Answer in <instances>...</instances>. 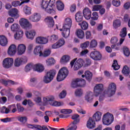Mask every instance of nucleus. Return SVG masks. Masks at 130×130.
Listing matches in <instances>:
<instances>
[{
	"instance_id": "f257e3e1",
	"label": "nucleus",
	"mask_w": 130,
	"mask_h": 130,
	"mask_svg": "<svg viewBox=\"0 0 130 130\" xmlns=\"http://www.w3.org/2000/svg\"><path fill=\"white\" fill-rule=\"evenodd\" d=\"M43 100L45 103V105H47L48 102H49L50 105L55 106L56 107L63 105V103L62 102L61 103L57 101H54V96H53V95L46 96L43 98Z\"/></svg>"
},
{
	"instance_id": "f03ea898",
	"label": "nucleus",
	"mask_w": 130,
	"mask_h": 130,
	"mask_svg": "<svg viewBox=\"0 0 130 130\" xmlns=\"http://www.w3.org/2000/svg\"><path fill=\"white\" fill-rule=\"evenodd\" d=\"M69 75V70L67 68L63 67L61 68L57 75V81L58 82H61V81H63L68 75Z\"/></svg>"
},
{
	"instance_id": "7ed1b4c3",
	"label": "nucleus",
	"mask_w": 130,
	"mask_h": 130,
	"mask_svg": "<svg viewBox=\"0 0 130 130\" xmlns=\"http://www.w3.org/2000/svg\"><path fill=\"white\" fill-rule=\"evenodd\" d=\"M114 120L113 115L107 113L103 116V123L104 125H110Z\"/></svg>"
},
{
	"instance_id": "20e7f679",
	"label": "nucleus",
	"mask_w": 130,
	"mask_h": 130,
	"mask_svg": "<svg viewBox=\"0 0 130 130\" xmlns=\"http://www.w3.org/2000/svg\"><path fill=\"white\" fill-rule=\"evenodd\" d=\"M56 74V71L54 70H52L48 72L46 75L44 77V82L46 83V84L50 83V82L53 80V78H54V76H55Z\"/></svg>"
},
{
	"instance_id": "39448f33",
	"label": "nucleus",
	"mask_w": 130,
	"mask_h": 130,
	"mask_svg": "<svg viewBox=\"0 0 130 130\" xmlns=\"http://www.w3.org/2000/svg\"><path fill=\"white\" fill-rule=\"evenodd\" d=\"M83 84H86V81L84 79H81L79 78L74 79L72 81L71 87L74 89L75 88H78V87H83Z\"/></svg>"
},
{
	"instance_id": "423d86ee",
	"label": "nucleus",
	"mask_w": 130,
	"mask_h": 130,
	"mask_svg": "<svg viewBox=\"0 0 130 130\" xmlns=\"http://www.w3.org/2000/svg\"><path fill=\"white\" fill-rule=\"evenodd\" d=\"M14 64V59L13 58H6L3 61V67L5 69H11Z\"/></svg>"
},
{
	"instance_id": "0eeeda50",
	"label": "nucleus",
	"mask_w": 130,
	"mask_h": 130,
	"mask_svg": "<svg viewBox=\"0 0 130 130\" xmlns=\"http://www.w3.org/2000/svg\"><path fill=\"white\" fill-rule=\"evenodd\" d=\"M54 5H55V0H43L42 8L45 10L49 7H54Z\"/></svg>"
},
{
	"instance_id": "6e6552de",
	"label": "nucleus",
	"mask_w": 130,
	"mask_h": 130,
	"mask_svg": "<svg viewBox=\"0 0 130 130\" xmlns=\"http://www.w3.org/2000/svg\"><path fill=\"white\" fill-rule=\"evenodd\" d=\"M116 91V85L114 83L110 84L107 89L106 93L109 95L110 97L113 96Z\"/></svg>"
},
{
	"instance_id": "1a4fd4ad",
	"label": "nucleus",
	"mask_w": 130,
	"mask_h": 130,
	"mask_svg": "<svg viewBox=\"0 0 130 130\" xmlns=\"http://www.w3.org/2000/svg\"><path fill=\"white\" fill-rule=\"evenodd\" d=\"M90 57L93 60H101L102 59V55L101 53L98 51H93L91 52Z\"/></svg>"
},
{
	"instance_id": "9d476101",
	"label": "nucleus",
	"mask_w": 130,
	"mask_h": 130,
	"mask_svg": "<svg viewBox=\"0 0 130 130\" xmlns=\"http://www.w3.org/2000/svg\"><path fill=\"white\" fill-rule=\"evenodd\" d=\"M19 24L22 28L26 30L32 26L29 20L25 18H21L19 20Z\"/></svg>"
},
{
	"instance_id": "9b49d317",
	"label": "nucleus",
	"mask_w": 130,
	"mask_h": 130,
	"mask_svg": "<svg viewBox=\"0 0 130 130\" xmlns=\"http://www.w3.org/2000/svg\"><path fill=\"white\" fill-rule=\"evenodd\" d=\"M83 16L86 20H90L91 19V16H92V12L91 10L88 7L84 8L83 10Z\"/></svg>"
},
{
	"instance_id": "f8f14e48",
	"label": "nucleus",
	"mask_w": 130,
	"mask_h": 130,
	"mask_svg": "<svg viewBox=\"0 0 130 130\" xmlns=\"http://www.w3.org/2000/svg\"><path fill=\"white\" fill-rule=\"evenodd\" d=\"M104 89V88L103 86V84H96L94 88V94H95V96H99V94H101Z\"/></svg>"
},
{
	"instance_id": "ddd939ff",
	"label": "nucleus",
	"mask_w": 130,
	"mask_h": 130,
	"mask_svg": "<svg viewBox=\"0 0 130 130\" xmlns=\"http://www.w3.org/2000/svg\"><path fill=\"white\" fill-rule=\"evenodd\" d=\"M40 19H41L40 15L38 14L37 13H34L29 17V21H31V22H34L35 23H37V22H39V21H40Z\"/></svg>"
},
{
	"instance_id": "4468645a",
	"label": "nucleus",
	"mask_w": 130,
	"mask_h": 130,
	"mask_svg": "<svg viewBox=\"0 0 130 130\" xmlns=\"http://www.w3.org/2000/svg\"><path fill=\"white\" fill-rule=\"evenodd\" d=\"M25 34L26 38L30 39V40H33L35 35H36V31L34 30H31L29 31H25Z\"/></svg>"
},
{
	"instance_id": "2eb2a0df",
	"label": "nucleus",
	"mask_w": 130,
	"mask_h": 130,
	"mask_svg": "<svg viewBox=\"0 0 130 130\" xmlns=\"http://www.w3.org/2000/svg\"><path fill=\"white\" fill-rule=\"evenodd\" d=\"M36 41L38 44H46L48 43V39L44 37H38Z\"/></svg>"
},
{
	"instance_id": "dca6fc26",
	"label": "nucleus",
	"mask_w": 130,
	"mask_h": 130,
	"mask_svg": "<svg viewBox=\"0 0 130 130\" xmlns=\"http://www.w3.org/2000/svg\"><path fill=\"white\" fill-rule=\"evenodd\" d=\"M18 9L16 8H13L11 9L9 12V16L15 18V19H18L19 18V14L18 13Z\"/></svg>"
},
{
	"instance_id": "f3484780",
	"label": "nucleus",
	"mask_w": 130,
	"mask_h": 130,
	"mask_svg": "<svg viewBox=\"0 0 130 130\" xmlns=\"http://www.w3.org/2000/svg\"><path fill=\"white\" fill-rule=\"evenodd\" d=\"M86 126L88 128H89V129L94 128L95 126H96V123L95 122V120H93L92 117H90L88 121L87 122Z\"/></svg>"
},
{
	"instance_id": "a211bd4d",
	"label": "nucleus",
	"mask_w": 130,
	"mask_h": 130,
	"mask_svg": "<svg viewBox=\"0 0 130 130\" xmlns=\"http://www.w3.org/2000/svg\"><path fill=\"white\" fill-rule=\"evenodd\" d=\"M16 52H17V46L14 44L11 45L8 49V54L9 55H15Z\"/></svg>"
},
{
	"instance_id": "6ab92c4d",
	"label": "nucleus",
	"mask_w": 130,
	"mask_h": 130,
	"mask_svg": "<svg viewBox=\"0 0 130 130\" xmlns=\"http://www.w3.org/2000/svg\"><path fill=\"white\" fill-rule=\"evenodd\" d=\"M45 21L47 23L49 28H52L54 26V21L53 17L48 16L45 19Z\"/></svg>"
},
{
	"instance_id": "aec40b11",
	"label": "nucleus",
	"mask_w": 130,
	"mask_h": 130,
	"mask_svg": "<svg viewBox=\"0 0 130 130\" xmlns=\"http://www.w3.org/2000/svg\"><path fill=\"white\" fill-rule=\"evenodd\" d=\"M17 50L18 55H22L26 50V46L22 44H19L18 46Z\"/></svg>"
},
{
	"instance_id": "412c9836",
	"label": "nucleus",
	"mask_w": 130,
	"mask_h": 130,
	"mask_svg": "<svg viewBox=\"0 0 130 130\" xmlns=\"http://www.w3.org/2000/svg\"><path fill=\"white\" fill-rule=\"evenodd\" d=\"M34 70L38 73H42L44 71V66L41 63H38L34 66Z\"/></svg>"
},
{
	"instance_id": "4be33fe9",
	"label": "nucleus",
	"mask_w": 130,
	"mask_h": 130,
	"mask_svg": "<svg viewBox=\"0 0 130 130\" xmlns=\"http://www.w3.org/2000/svg\"><path fill=\"white\" fill-rule=\"evenodd\" d=\"M42 50H43V48L41 47V46H36L34 50V53L36 55H39L41 57L42 56Z\"/></svg>"
},
{
	"instance_id": "5701e85b",
	"label": "nucleus",
	"mask_w": 130,
	"mask_h": 130,
	"mask_svg": "<svg viewBox=\"0 0 130 130\" xmlns=\"http://www.w3.org/2000/svg\"><path fill=\"white\" fill-rule=\"evenodd\" d=\"M93 92L91 91L87 92L85 96V100H86V101L87 102H89V103H91L93 101Z\"/></svg>"
},
{
	"instance_id": "b1692460",
	"label": "nucleus",
	"mask_w": 130,
	"mask_h": 130,
	"mask_svg": "<svg viewBox=\"0 0 130 130\" xmlns=\"http://www.w3.org/2000/svg\"><path fill=\"white\" fill-rule=\"evenodd\" d=\"M102 116V113L100 112H96L93 114L91 118H92L93 120H94V121H100V120H101Z\"/></svg>"
},
{
	"instance_id": "393cba45",
	"label": "nucleus",
	"mask_w": 130,
	"mask_h": 130,
	"mask_svg": "<svg viewBox=\"0 0 130 130\" xmlns=\"http://www.w3.org/2000/svg\"><path fill=\"white\" fill-rule=\"evenodd\" d=\"M73 21H72V19L70 18H67L65 19L64 23L63 25V27L71 28L72 27V24Z\"/></svg>"
},
{
	"instance_id": "a878e982",
	"label": "nucleus",
	"mask_w": 130,
	"mask_h": 130,
	"mask_svg": "<svg viewBox=\"0 0 130 130\" xmlns=\"http://www.w3.org/2000/svg\"><path fill=\"white\" fill-rule=\"evenodd\" d=\"M83 13L81 11H78L75 15V20L77 23H81L83 21Z\"/></svg>"
},
{
	"instance_id": "bb28decb",
	"label": "nucleus",
	"mask_w": 130,
	"mask_h": 130,
	"mask_svg": "<svg viewBox=\"0 0 130 130\" xmlns=\"http://www.w3.org/2000/svg\"><path fill=\"white\" fill-rule=\"evenodd\" d=\"M70 33H71V28H64L63 27L62 36H63L64 38H68V37L70 36Z\"/></svg>"
},
{
	"instance_id": "cd10ccee",
	"label": "nucleus",
	"mask_w": 130,
	"mask_h": 130,
	"mask_svg": "<svg viewBox=\"0 0 130 130\" xmlns=\"http://www.w3.org/2000/svg\"><path fill=\"white\" fill-rule=\"evenodd\" d=\"M8 44V39L5 36H0V45L6 46Z\"/></svg>"
},
{
	"instance_id": "c85d7f7f",
	"label": "nucleus",
	"mask_w": 130,
	"mask_h": 130,
	"mask_svg": "<svg viewBox=\"0 0 130 130\" xmlns=\"http://www.w3.org/2000/svg\"><path fill=\"white\" fill-rule=\"evenodd\" d=\"M23 35L24 32L23 31V30L19 29L17 31H16V34H15L14 38L17 40H19V39L23 38Z\"/></svg>"
},
{
	"instance_id": "c756f323",
	"label": "nucleus",
	"mask_w": 130,
	"mask_h": 130,
	"mask_svg": "<svg viewBox=\"0 0 130 130\" xmlns=\"http://www.w3.org/2000/svg\"><path fill=\"white\" fill-rule=\"evenodd\" d=\"M76 34L78 38L80 39H83L85 37V32L83 30L78 29L76 30Z\"/></svg>"
},
{
	"instance_id": "7c9ffc66",
	"label": "nucleus",
	"mask_w": 130,
	"mask_h": 130,
	"mask_svg": "<svg viewBox=\"0 0 130 130\" xmlns=\"http://www.w3.org/2000/svg\"><path fill=\"white\" fill-rule=\"evenodd\" d=\"M118 42V39L116 37H113L111 39V43L113 45H111V47L112 49L115 48L116 44Z\"/></svg>"
},
{
	"instance_id": "2f4dec72",
	"label": "nucleus",
	"mask_w": 130,
	"mask_h": 130,
	"mask_svg": "<svg viewBox=\"0 0 130 130\" xmlns=\"http://www.w3.org/2000/svg\"><path fill=\"white\" fill-rule=\"evenodd\" d=\"M114 29H118L121 26V21L119 19H116L113 22Z\"/></svg>"
},
{
	"instance_id": "473e14b6",
	"label": "nucleus",
	"mask_w": 130,
	"mask_h": 130,
	"mask_svg": "<svg viewBox=\"0 0 130 130\" xmlns=\"http://www.w3.org/2000/svg\"><path fill=\"white\" fill-rule=\"evenodd\" d=\"M56 7L58 11H63V9H64V4L61 1H57L56 2Z\"/></svg>"
},
{
	"instance_id": "72a5a7b5",
	"label": "nucleus",
	"mask_w": 130,
	"mask_h": 130,
	"mask_svg": "<svg viewBox=\"0 0 130 130\" xmlns=\"http://www.w3.org/2000/svg\"><path fill=\"white\" fill-rule=\"evenodd\" d=\"M53 8H54V6H49L47 9H45V11L48 14L54 15L55 14V10Z\"/></svg>"
},
{
	"instance_id": "f704fd0d",
	"label": "nucleus",
	"mask_w": 130,
	"mask_h": 130,
	"mask_svg": "<svg viewBox=\"0 0 130 130\" xmlns=\"http://www.w3.org/2000/svg\"><path fill=\"white\" fill-rule=\"evenodd\" d=\"M78 25L79 26H80L82 30H87L88 29V27H89L88 22L86 21H82V23H78Z\"/></svg>"
},
{
	"instance_id": "c9c22d12",
	"label": "nucleus",
	"mask_w": 130,
	"mask_h": 130,
	"mask_svg": "<svg viewBox=\"0 0 130 130\" xmlns=\"http://www.w3.org/2000/svg\"><path fill=\"white\" fill-rule=\"evenodd\" d=\"M122 51H123V53L125 56H126L128 57V56H129L130 55V51H129V49L126 47V46H124L122 48Z\"/></svg>"
},
{
	"instance_id": "e433bc0d",
	"label": "nucleus",
	"mask_w": 130,
	"mask_h": 130,
	"mask_svg": "<svg viewBox=\"0 0 130 130\" xmlns=\"http://www.w3.org/2000/svg\"><path fill=\"white\" fill-rule=\"evenodd\" d=\"M85 78L87 80V81H88L90 82L92 80V77H93V74L91 72L87 71L85 72Z\"/></svg>"
},
{
	"instance_id": "4c0bfd02",
	"label": "nucleus",
	"mask_w": 130,
	"mask_h": 130,
	"mask_svg": "<svg viewBox=\"0 0 130 130\" xmlns=\"http://www.w3.org/2000/svg\"><path fill=\"white\" fill-rule=\"evenodd\" d=\"M20 29V25L17 23H14L12 25L11 27V31L13 32H17V31H19Z\"/></svg>"
},
{
	"instance_id": "58836bf2",
	"label": "nucleus",
	"mask_w": 130,
	"mask_h": 130,
	"mask_svg": "<svg viewBox=\"0 0 130 130\" xmlns=\"http://www.w3.org/2000/svg\"><path fill=\"white\" fill-rule=\"evenodd\" d=\"M23 62V58H17L15 60L14 66L15 67H20Z\"/></svg>"
},
{
	"instance_id": "ea45409f",
	"label": "nucleus",
	"mask_w": 130,
	"mask_h": 130,
	"mask_svg": "<svg viewBox=\"0 0 130 130\" xmlns=\"http://www.w3.org/2000/svg\"><path fill=\"white\" fill-rule=\"evenodd\" d=\"M80 117V115L76 114L72 116V119H73V123H79L80 122V119L79 118Z\"/></svg>"
},
{
	"instance_id": "a19ab883",
	"label": "nucleus",
	"mask_w": 130,
	"mask_h": 130,
	"mask_svg": "<svg viewBox=\"0 0 130 130\" xmlns=\"http://www.w3.org/2000/svg\"><path fill=\"white\" fill-rule=\"evenodd\" d=\"M34 64L32 63H28L25 68V71L26 73H28V72H30L31 71V69H34Z\"/></svg>"
},
{
	"instance_id": "79ce46f5",
	"label": "nucleus",
	"mask_w": 130,
	"mask_h": 130,
	"mask_svg": "<svg viewBox=\"0 0 130 130\" xmlns=\"http://www.w3.org/2000/svg\"><path fill=\"white\" fill-rule=\"evenodd\" d=\"M122 73L123 75L128 76V75H129V68L126 66H124L122 70Z\"/></svg>"
},
{
	"instance_id": "37998d69",
	"label": "nucleus",
	"mask_w": 130,
	"mask_h": 130,
	"mask_svg": "<svg viewBox=\"0 0 130 130\" xmlns=\"http://www.w3.org/2000/svg\"><path fill=\"white\" fill-rule=\"evenodd\" d=\"M31 8L28 6H25L23 8V12L26 15H31Z\"/></svg>"
},
{
	"instance_id": "c03bdc74",
	"label": "nucleus",
	"mask_w": 130,
	"mask_h": 130,
	"mask_svg": "<svg viewBox=\"0 0 130 130\" xmlns=\"http://www.w3.org/2000/svg\"><path fill=\"white\" fill-rule=\"evenodd\" d=\"M68 61H70V56L68 55L63 56L60 59V62L61 63H66Z\"/></svg>"
},
{
	"instance_id": "a18cd8bd",
	"label": "nucleus",
	"mask_w": 130,
	"mask_h": 130,
	"mask_svg": "<svg viewBox=\"0 0 130 130\" xmlns=\"http://www.w3.org/2000/svg\"><path fill=\"white\" fill-rule=\"evenodd\" d=\"M127 34V31H126V27H123L122 28L121 31H120V36L122 38H124Z\"/></svg>"
},
{
	"instance_id": "49530a36",
	"label": "nucleus",
	"mask_w": 130,
	"mask_h": 130,
	"mask_svg": "<svg viewBox=\"0 0 130 130\" xmlns=\"http://www.w3.org/2000/svg\"><path fill=\"white\" fill-rule=\"evenodd\" d=\"M50 53H51V50L50 49L45 50L43 52H42L43 57H47V56H49L50 55Z\"/></svg>"
},
{
	"instance_id": "de8ad7c7",
	"label": "nucleus",
	"mask_w": 130,
	"mask_h": 130,
	"mask_svg": "<svg viewBox=\"0 0 130 130\" xmlns=\"http://www.w3.org/2000/svg\"><path fill=\"white\" fill-rule=\"evenodd\" d=\"M27 117L24 116V117H21L18 116L17 117V120L18 121H20L21 123H26L27 122Z\"/></svg>"
},
{
	"instance_id": "09e8293b",
	"label": "nucleus",
	"mask_w": 130,
	"mask_h": 130,
	"mask_svg": "<svg viewBox=\"0 0 130 130\" xmlns=\"http://www.w3.org/2000/svg\"><path fill=\"white\" fill-rule=\"evenodd\" d=\"M112 67L114 68V70H115V71H117V70H119V69H120V66L118 65V63H117V60H114Z\"/></svg>"
},
{
	"instance_id": "8fccbe9b",
	"label": "nucleus",
	"mask_w": 130,
	"mask_h": 130,
	"mask_svg": "<svg viewBox=\"0 0 130 130\" xmlns=\"http://www.w3.org/2000/svg\"><path fill=\"white\" fill-rule=\"evenodd\" d=\"M57 39H58V37L55 35L51 36L49 38V40L51 42H55V41H57Z\"/></svg>"
},
{
	"instance_id": "3c124183",
	"label": "nucleus",
	"mask_w": 130,
	"mask_h": 130,
	"mask_svg": "<svg viewBox=\"0 0 130 130\" xmlns=\"http://www.w3.org/2000/svg\"><path fill=\"white\" fill-rule=\"evenodd\" d=\"M103 7V6L101 5H94L92 7V11L97 12L98 11H100V10H101V9H102Z\"/></svg>"
},
{
	"instance_id": "603ef678",
	"label": "nucleus",
	"mask_w": 130,
	"mask_h": 130,
	"mask_svg": "<svg viewBox=\"0 0 130 130\" xmlns=\"http://www.w3.org/2000/svg\"><path fill=\"white\" fill-rule=\"evenodd\" d=\"M98 45V42L95 40H92L90 42V48H95Z\"/></svg>"
},
{
	"instance_id": "864d4df0",
	"label": "nucleus",
	"mask_w": 130,
	"mask_h": 130,
	"mask_svg": "<svg viewBox=\"0 0 130 130\" xmlns=\"http://www.w3.org/2000/svg\"><path fill=\"white\" fill-rule=\"evenodd\" d=\"M60 112L63 114H70L73 112V110L71 109H62Z\"/></svg>"
},
{
	"instance_id": "5fc2aeb1",
	"label": "nucleus",
	"mask_w": 130,
	"mask_h": 130,
	"mask_svg": "<svg viewBox=\"0 0 130 130\" xmlns=\"http://www.w3.org/2000/svg\"><path fill=\"white\" fill-rule=\"evenodd\" d=\"M98 18H99V16L98 15V12H93L92 17H91L92 20H93V21H97V20H98Z\"/></svg>"
},
{
	"instance_id": "6e6d98bb",
	"label": "nucleus",
	"mask_w": 130,
	"mask_h": 130,
	"mask_svg": "<svg viewBox=\"0 0 130 130\" xmlns=\"http://www.w3.org/2000/svg\"><path fill=\"white\" fill-rule=\"evenodd\" d=\"M90 45V42L86 41L81 45V47L82 49H86Z\"/></svg>"
},
{
	"instance_id": "4d7b16f0",
	"label": "nucleus",
	"mask_w": 130,
	"mask_h": 130,
	"mask_svg": "<svg viewBox=\"0 0 130 130\" xmlns=\"http://www.w3.org/2000/svg\"><path fill=\"white\" fill-rule=\"evenodd\" d=\"M12 118H3V119H1V121H2V122H4V123H7L8 122H11V121H12Z\"/></svg>"
},
{
	"instance_id": "13d9d810",
	"label": "nucleus",
	"mask_w": 130,
	"mask_h": 130,
	"mask_svg": "<svg viewBox=\"0 0 130 130\" xmlns=\"http://www.w3.org/2000/svg\"><path fill=\"white\" fill-rule=\"evenodd\" d=\"M112 5L114 7H119L120 6V1L119 0H113Z\"/></svg>"
},
{
	"instance_id": "bf43d9fd",
	"label": "nucleus",
	"mask_w": 130,
	"mask_h": 130,
	"mask_svg": "<svg viewBox=\"0 0 130 130\" xmlns=\"http://www.w3.org/2000/svg\"><path fill=\"white\" fill-rule=\"evenodd\" d=\"M77 124L78 123H74V122H73L72 126L68 128L67 130H76L77 128H78V126L76 124Z\"/></svg>"
},
{
	"instance_id": "052dcab7",
	"label": "nucleus",
	"mask_w": 130,
	"mask_h": 130,
	"mask_svg": "<svg viewBox=\"0 0 130 130\" xmlns=\"http://www.w3.org/2000/svg\"><path fill=\"white\" fill-rule=\"evenodd\" d=\"M54 62H55V60H54V59L52 58L47 60V64L48 66H51V64H54Z\"/></svg>"
},
{
	"instance_id": "680f3d73",
	"label": "nucleus",
	"mask_w": 130,
	"mask_h": 130,
	"mask_svg": "<svg viewBox=\"0 0 130 130\" xmlns=\"http://www.w3.org/2000/svg\"><path fill=\"white\" fill-rule=\"evenodd\" d=\"M0 83L4 86H8L9 85V80H6L4 79H0Z\"/></svg>"
},
{
	"instance_id": "e2e57ef3",
	"label": "nucleus",
	"mask_w": 130,
	"mask_h": 130,
	"mask_svg": "<svg viewBox=\"0 0 130 130\" xmlns=\"http://www.w3.org/2000/svg\"><path fill=\"white\" fill-rule=\"evenodd\" d=\"M16 106L19 112H23L24 111V107L21 106V104H17Z\"/></svg>"
},
{
	"instance_id": "0e129e2a",
	"label": "nucleus",
	"mask_w": 130,
	"mask_h": 130,
	"mask_svg": "<svg viewBox=\"0 0 130 130\" xmlns=\"http://www.w3.org/2000/svg\"><path fill=\"white\" fill-rule=\"evenodd\" d=\"M76 63L81 67H83V66H84V60L82 58H79L76 61Z\"/></svg>"
},
{
	"instance_id": "69168bd1",
	"label": "nucleus",
	"mask_w": 130,
	"mask_h": 130,
	"mask_svg": "<svg viewBox=\"0 0 130 130\" xmlns=\"http://www.w3.org/2000/svg\"><path fill=\"white\" fill-rule=\"evenodd\" d=\"M85 37L86 39H90L91 37H92V34L91 33V31L87 30L85 32Z\"/></svg>"
},
{
	"instance_id": "338daca9",
	"label": "nucleus",
	"mask_w": 130,
	"mask_h": 130,
	"mask_svg": "<svg viewBox=\"0 0 130 130\" xmlns=\"http://www.w3.org/2000/svg\"><path fill=\"white\" fill-rule=\"evenodd\" d=\"M82 94H83V92L82 91V89H78L76 91H75V95L76 96H82Z\"/></svg>"
},
{
	"instance_id": "774afa93",
	"label": "nucleus",
	"mask_w": 130,
	"mask_h": 130,
	"mask_svg": "<svg viewBox=\"0 0 130 130\" xmlns=\"http://www.w3.org/2000/svg\"><path fill=\"white\" fill-rule=\"evenodd\" d=\"M32 127H34V129L42 130V126L40 125L35 124Z\"/></svg>"
}]
</instances>
